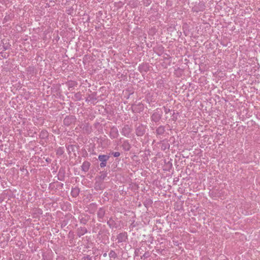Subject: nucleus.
<instances>
[{
	"instance_id": "1",
	"label": "nucleus",
	"mask_w": 260,
	"mask_h": 260,
	"mask_svg": "<svg viewBox=\"0 0 260 260\" xmlns=\"http://www.w3.org/2000/svg\"><path fill=\"white\" fill-rule=\"evenodd\" d=\"M109 158V157L108 156L105 155H100L99 156V159L101 161H107Z\"/></svg>"
},
{
	"instance_id": "2",
	"label": "nucleus",
	"mask_w": 260,
	"mask_h": 260,
	"mask_svg": "<svg viewBox=\"0 0 260 260\" xmlns=\"http://www.w3.org/2000/svg\"><path fill=\"white\" fill-rule=\"evenodd\" d=\"M112 154L114 157H118L120 155V153L119 152H113Z\"/></svg>"
},
{
	"instance_id": "3",
	"label": "nucleus",
	"mask_w": 260,
	"mask_h": 260,
	"mask_svg": "<svg viewBox=\"0 0 260 260\" xmlns=\"http://www.w3.org/2000/svg\"><path fill=\"white\" fill-rule=\"evenodd\" d=\"M106 161H102V162L100 164V167L101 168L104 167L106 166Z\"/></svg>"
},
{
	"instance_id": "4",
	"label": "nucleus",
	"mask_w": 260,
	"mask_h": 260,
	"mask_svg": "<svg viewBox=\"0 0 260 260\" xmlns=\"http://www.w3.org/2000/svg\"><path fill=\"white\" fill-rule=\"evenodd\" d=\"M68 120V118H67L64 119V123H65L67 122Z\"/></svg>"
}]
</instances>
